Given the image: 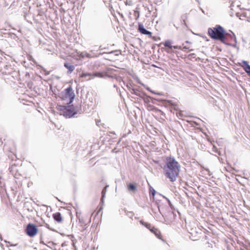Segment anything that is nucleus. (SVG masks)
Wrapping results in <instances>:
<instances>
[{"instance_id": "nucleus-1", "label": "nucleus", "mask_w": 250, "mask_h": 250, "mask_svg": "<svg viewBox=\"0 0 250 250\" xmlns=\"http://www.w3.org/2000/svg\"><path fill=\"white\" fill-rule=\"evenodd\" d=\"M180 168V165L174 157L170 156L166 158L164 171L166 176L171 182H174L176 180L179 173Z\"/></svg>"}, {"instance_id": "nucleus-2", "label": "nucleus", "mask_w": 250, "mask_h": 250, "mask_svg": "<svg viewBox=\"0 0 250 250\" xmlns=\"http://www.w3.org/2000/svg\"><path fill=\"white\" fill-rule=\"evenodd\" d=\"M208 34L212 39L219 40L222 42L226 43L225 36L228 34L226 33L224 28L221 25H216L213 29L209 28L208 29Z\"/></svg>"}, {"instance_id": "nucleus-3", "label": "nucleus", "mask_w": 250, "mask_h": 250, "mask_svg": "<svg viewBox=\"0 0 250 250\" xmlns=\"http://www.w3.org/2000/svg\"><path fill=\"white\" fill-rule=\"evenodd\" d=\"M59 97L63 101V104H69L72 103L75 94L72 91L71 86H69L64 90L62 91L59 94Z\"/></svg>"}, {"instance_id": "nucleus-4", "label": "nucleus", "mask_w": 250, "mask_h": 250, "mask_svg": "<svg viewBox=\"0 0 250 250\" xmlns=\"http://www.w3.org/2000/svg\"><path fill=\"white\" fill-rule=\"evenodd\" d=\"M57 109L60 111L61 114L66 117H71L76 113L74 112V108L72 105L65 106L58 105Z\"/></svg>"}, {"instance_id": "nucleus-5", "label": "nucleus", "mask_w": 250, "mask_h": 250, "mask_svg": "<svg viewBox=\"0 0 250 250\" xmlns=\"http://www.w3.org/2000/svg\"><path fill=\"white\" fill-rule=\"evenodd\" d=\"M25 231L28 236L32 237L38 233V229L35 225L29 224L27 225Z\"/></svg>"}, {"instance_id": "nucleus-6", "label": "nucleus", "mask_w": 250, "mask_h": 250, "mask_svg": "<svg viewBox=\"0 0 250 250\" xmlns=\"http://www.w3.org/2000/svg\"><path fill=\"white\" fill-rule=\"evenodd\" d=\"M81 77H84L86 78L87 77H88V79L87 80H90L94 77H99V78H103L104 77V74L103 73L101 72H95L93 73H83L81 76Z\"/></svg>"}, {"instance_id": "nucleus-7", "label": "nucleus", "mask_w": 250, "mask_h": 250, "mask_svg": "<svg viewBox=\"0 0 250 250\" xmlns=\"http://www.w3.org/2000/svg\"><path fill=\"white\" fill-rule=\"evenodd\" d=\"M138 30L143 34L149 35L150 36L151 35V32L145 29L144 25L141 23L139 24Z\"/></svg>"}, {"instance_id": "nucleus-8", "label": "nucleus", "mask_w": 250, "mask_h": 250, "mask_svg": "<svg viewBox=\"0 0 250 250\" xmlns=\"http://www.w3.org/2000/svg\"><path fill=\"white\" fill-rule=\"evenodd\" d=\"M54 219L58 223H62V217L60 212H56L53 214Z\"/></svg>"}, {"instance_id": "nucleus-9", "label": "nucleus", "mask_w": 250, "mask_h": 250, "mask_svg": "<svg viewBox=\"0 0 250 250\" xmlns=\"http://www.w3.org/2000/svg\"><path fill=\"white\" fill-rule=\"evenodd\" d=\"M242 63H243L242 65L246 73H248L250 71V65L248 64V62L245 61H243Z\"/></svg>"}, {"instance_id": "nucleus-10", "label": "nucleus", "mask_w": 250, "mask_h": 250, "mask_svg": "<svg viewBox=\"0 0 250 250\" xmlns=\"http://www.w3.org/2000/svg\"><path fill=\"white\" fill-rule=\"evenodd\" d=\"M242 63H243L242 65L246 73H248L250 71V65L248 64V62L245 61H243Z\"/></svg>"}, {"instance_id": "nucleus-11", "label": "nucleus", "mask_w": 250, "mask_h": 250, "mask_svg": "<svg viewBox=\"0 0 250 250\" xmlns=\"http://www.w3.org/2000/svg\"><path fill=\"white\" fill-rule=\"evenodd\" d=\"M151 231L152 232L157 238L160 239H162L161 237L160 231L158 229L153 227L152 229H151Z\"/></svg>"}, {"instance_id": "nucleus-12", "label": "nucleus", "mask_w": 250, "mask_h": 250, "mask_svg": "<svg viewBox=\"0 0 250 250\" xmlns=\"http://www.w3.org/2000/svg\"><path fill=\"white\" fill-rule=\"evenodd\" d=\"M64 65L67 69H68L70 72H72L74 69V66L69 62H65Z\"/></svg>"}, {"instance_id": "nucleus-13", "label": "nucleus", "mask_w": 250, "mask_h": 250, "mask_svg": "<svg viewBox=\"0 0 250 250\" xmlns=\"http://www.w3.org/2000/svg\"><path fill=\"white\" fill-rule=\"evenodd\" d=\"M172 42L170 40H167L165 42L164 45L165 47H167L170 49L173 48V46L171 45Z\"/></svg>"}, {"instance_id": "nucleus-14", "label": "nucleus", "mask_w": 250, "mask_h": 250, "mask_svg": "<svg viewBox=\"0 0 250 250\" xmlns=\"http://www.w3.org/2000/svg\"><path fill=\"white\" fill-rule=\"evenodd\" d=\"M108 187V186H106L104 188V189H103L102 190V198H101V202L102 203H104V198L105 197V194H106V188H107Z\"/></svg>"}, {"instance_id": "nucleus-15", "label": "nucleus", "mask_w": 250, "mask_h": 250, "mask_svg": "<svg viewBox=\"0 0 250 250\" xmlns=\"http://www.w3.org/2000/svg\"><path fill=\"white\" fill-rule=\"evenodd\" d=\"M84 57L89 58L90 57V55L86 52H82L81 54H79V60L81 58H83Z\"/></svg>"}, {"instance_id": "nucleus-16", "label": "nucleus", "mask_w": 250, "mask_h": 250, "mask_svg": "<svg viewBox=\"0 0 250 250\" xmlns=\"http://www.w3.org/2000/svg\"><path fill=\"white\" fill-rule=\"evenodd\" d=\"M149 193L152 196V200H154V196L156 193L155 190L151 187L149 188Z\"/></svg>"}, {"instance_id": "nucleus-17", "label": "nucleus", "mask_w": 250, "mask_h": 250, "mask_svg": "<svg viewBox=\"0 0 250 250\" xmlns=\"http://www.w3.org/2000/svg\"><path fill=\"white\" fill-rule=\"evenodd\" d=\"M140 223L142 225H144L146 228H147L151 231V229H152V227H151V225L150 224L147 223H144L142 221H141Z\"/></svg>"}, {"instance_id": "nucleus-18", "label": "nucleus", "mask_w": 250, "mask_h": 250, "mask_svg": "<svg viewBox=\"0 0 250 250\" xmlns=\"http://www.w3.org/2000/svg\"><path fill=\"white\" fill-rule=\"evenodd\" d=\"M128 189L129 190L135 191L136 190V187H135V186L134 185L132 184H130L128 186Z\"/></svg>"}, {"instance_id": "nucleus-19", "label": "nucleus", "mask_w": 250, "mask_h": 250, "mask_svg": "<svg viewBox=\"0 0 250 250\" xmlns=\"http://www.w3.org/2000/svg\"><path fill=\"white\" fill-rule=\"evenodd\" d=\"M80 226L82 227V229L83 230H84L86 229V228H87L86 224H84V223L82 222L79 219V227Z\"/></svg>"}, {"instance_id": "nucleus-20", "label": "nucleus", "mask_w": 250, "mask_h": 250, "mask_svg": "<svg viewBox=\"0 0 250 250\" xmlns=\"http://www.w3.org/2000/svg\"><path fill=\"white\" fill-rule=\"evenodd\" d=\"M165 51L166 52H167V53H171L174 52L173 51L172 49H170L168 47V48H167V49H165Z\"/></svg>"}, {"instance_id": "nucleus-21", "label": "nucleus", "mask_w": 250, "mask_h": 250, "mask_svg": "<svg viewBox=\"0 0 250 250\" xmlns=\"http://www.w3.org/2000/svg\"><path fill=\"white\" fill-rule=\"evenodd\" d=\"M212 151L214 152L217 153L219 155H220V153L218 151L217 148L214 146H213Z\"/></svg>"}, {"instance_id": "nucleus-22", "label": "nucleus", "mask_w": 250, "mask_h": 250, "mask_svg": "<svg viewBox=\"0 0 250 250\" xmlns=\"http://www.w3.org/2000/svg\"><path fill=\"white\" fill-rule=\"evenodd\" d=\"M230 36L231 38L232 39H233L234 41L236 43V37H235V35L234 34V33H232V35H230Z\"/></svg>"}, {"instance_id": "nucleus-23", "label": "nucleus", "mask_w": 250, "mask_h": 250, "mask_svg": "<svg viewBox=\"0 0 250 250\" xmlns=\"http://www.w3.org/2000/svg\"><path fill=\"white\" fill-rule=\"evenodd\" d=\"M125 4L126 5H132V1L131 0H126Z\"/></svg>"}, {"instance_id": "nucleus-24", "label": "nucleus", "mask_w": 250, "mask_h": 250, "mask_svg": "<svg viewBox=\"0 0 250 250\" xmlns=\"http://www.w3.org/2000/svg\"><path fill=\"white\" fill-rule=\"evenodd\" d=\"M174 49H178L180 50H182L183 48H182L181 46H178V45H174L173 46Z\"/></svg>"}, {"instance_id": "nucleus-25", "label": "nucleus", "mask_w": 250, "mask_h": 250, "mask_svg": "<svg viewBox=\"0 0 250 250\" xmlns=\"http://www.w3.org/2000/svg\"><path fill=\"white\" fill-rule=\"evenodd\" d=\"M163 197L166 198L167 200L169 205L170 206V207H171L172 205H171L170 201L166 197L163 196Z\"/></svg>"}, {"instance_id": "nucleus-26", "label": "nucleus", "mask_w": 250, "mask_h": 250, "mask_svg": "<svg viewBox=\"0 0 250 250\" xmlns=\"http://www.w3.org/2000/svg\"><path fill=\"white\" fill-rule=\"evenodd\" d=\"M158 209H159V210L160 213L163 216V213L162 211V209H161V208L159 206H158Z\"/></svg>"}, {"instance_id": "nucleus-27", "label": "nucleus", "mask_w": 250, "mask_h": 250, "mask_svg": "<svg viewBox=\"0 0 250 250\" xmlns=\"http://www.w3.org/2000/svg\"><path fill=\"white\" fill-rule=\"evenodd\" d=\"M188 49V47H186V46H184L183 49H182V50L184 51H186L187 49Z\"/></svg>"}, {"instance_id": "nucleus-28", "label": "nucleus", "mask_w": 250, "mask_h": 250, "mask_svg": "<svg viewBox=\"0 0 250 250\" xmlns=\"http://www.w3.org/2000/svg\"><path fill=\"white\" fill-rule=\"evenodd\" d=\"M174 109L175 110H177L178 109V106L177 105H174Z\"/></svg>"}, {"instance_id": "nucleus-29", "label": "nucleus", "mask_w": 250, "mask_h": 250, "mask_svg": "<svg viewBox=\"0 0 250 250\" xmlns=\"http://www.w3.org/2000/svg\"><path fill=\"white\" fill-rule=\"evenodd\" d=\"M132 90L133 91L132 93H134V94L137 95V93H136V90L135 89H133Z\"/></svg>"}, {"instance_id": "nucleus-30", "label": "nucleus", "mask_w": 250, "mask_h": 250, "mask_svg": "<svg viewBox=\"0 0 250 250\" xmlns=\"http://www.w3.org/2000/svg\"><path fill=\"white\" fill-rule=\"evenodd\" d=\"M118 51V50H114V51H112L110 52H109V53L111 54V53H114V52H117Z\"/></svg>"}, {"instance_id": "nucleus-31", "label": "nucleus", "mask_w": 250, "mask_h": 250, "mask_svg": "<svg viewBox=\"0 0 250 250\" xmlns=\"http://www.w3.org/2000/svg\"><path fill=\"white\" fill-rule=\"evenodd\" d=\"M102 208H101L99 209V211H99H99H100V210H102Z\"/></svg>"}, {"instance_id": "nucleus-32", "label": "nucleus", "mask_w": 250, "mask_h": 250, "mask_svg": "<svg viewBox=\"0 0 250 250\" xmlns=\"http://www.w3.org/2000/svg\"><path fill=\"white\" fill-rule=\"evenodd\" d=\"M247 74H248L249 76H250V71L248 73H247Z\"/></svg>"}, {"instance_id": "nucleus-33", "label": "nucleus", "mask_w": 250, "mask_h": 250, "mask_svg": "<svg viewBox=\"0 0 250 250\" xmlns=\"http://www.w3.org/2000/svg\"><path fill=\"white\" fill-rule=\"evenodd\" d=\"M186 43H189V42L188 41H186Z\"/></svg>"}, {"instance_id": "nucleus-34", "label": "nucleus", "mask_w": 250, "mask_h": 250, "mask_svg": "<svg viewBox=\"0 0 250 250\" xmlns=\"http://www.w3.org/2000/svg\"><path fill=\"white\" fill-rule=\"evenodd\" d=\"M139 14H138V17H137V18H139Z\"/></svg>"}, {"instance_id": "nucleus-35", "label": "nucleus", "mask_w": 250, "mask_h": 250, "mask_svg": "<svg viewBox=\"0 0 250 250\" xmlns=\"http://www.w3.org/2000/svg\"><path fill=\"white\" fill-rule=\"evenodd\" d=\"M116 86V85L114 84V87H115Z\"/></svg>"}, {"instance_id": "nucleus-36", "label": "nucleus", "mask_w": 250, "mask_h": 250, "mask_svg": "<svg viewBox=\"0 0 250 250\" xmlns=\"http://www.w3.org/2000/svg\"><path fill=\"white\" fill-rule=\"evenodd\" d=\"M147 89L148 90H150L149 88H147Z\"/></svg>"}]
</instances>
